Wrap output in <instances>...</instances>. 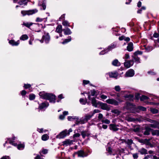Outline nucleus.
<instances>
[{"label":"nucleus","mask_w":159,"mask_h":159,"mask_svg":"<svg viewBox=\"0 0 159 159\" xmlns=\"http://www.w3.org/2000/svg\"><path fill=\"white\" fill-rule=\"evenodd\" d=\"M92 103L93 106L95 107H100L102 110L109 111L110 108L105 103H103L100 102H97L96 100H92Z\"/></svg>","instance_id":"obj_1"},{"label":"nucleus","mask_w":159,"mask_h":159,"mask_svg":"<svg viewBox=\"0 0 159 159\" xmlns=\"http://www.w3.org/2000/svg\"><path fill=\"white\" fill-rule=\"evenodd\" d=\"M39 95L41 98L44 99H55L56 96L52 93H48L44 91L40 92Z\"/></svg>","instance_id":"obj_2"},{"label":"nucleus","mask_w":159,"mask_h":159,"mask_svg":"<svg viewBox=\"0 0 159 159\" xmlns=\"http://www.w3.org/2000/svg\"><path fill=\"white\" fill-rule=\"evenodd\" d=\"M135 108V105L129 102H126L124 107V109H126L129 110H133Z\"/></svg>","instance_id":"obj_3"},{"label":"nucleus","mask_w":159,"mask_h":159,"mask_svg":"<svg viewBox=\"0 0 159 159\" xmlns=\"http://www.w3.org/2000/svg\"><path fill=\"white\" fill-rule=\"evenodd\" d=\"M50 39V38L49 34L47 33L44 34L43 36L42 39L40 41L41 43H42L44 40L46 43H47L49 42Z\"/></svg>","instance_id":"obj_4"},{"label":"nucleus","mask_w":159,"mask_h":159,"mask_svg":"<svg viewBox=\"0 0 159 159\" xmlns=\"http://www.w3.org/2000/svg\"><path fill=\"white\" fill-rule=\"evenodd\" d=\"M106 102L109 104L113 105L115 106L118 105L122 102V100H106Z\"/></svg>","instance_id":"obj_5"},{"label":"nucleus","mask_w":159,"mask_h":159,"mask_svg":"<svg viewBox=\"0 0 159 159\" xmlns=\"http://www.w3.org/2000/svg\"><path fill=\"white\" fill-rule=\"evenodd\" d=\"M75 154H77L78 157H86L87 156L84 152V151L82 150L79 151L77 152H75L73 155V156L74 157V156Z\"/></svg>","instance_id":"obj_6"},{"label":"nucleus","mask_w":159,"mask_h":159,"mask_svg":"<svg viewBox=\"0 0 159 159\" xmlns=\"http://www.w3.org/2000/svg\"><path fill=\"white\" fill-rule=\"evenodd\" d=\"M67 133L68 134H69V133H68L67 131L65 130L61 132L56 137L58 139L63 138L66 136Z\"/></svg>","instance_id":"obj_7"},{"label":"nucleus","mask_w":159,"mask_h":159,"mask_svg":"<svg viewBox=\"0 0 159 159\" xmlns=\"http://www.w3.org/2000/svg\"><path fill=\"white\" fill-rule=\"evenodd\" d=\"M134 75V70L132 69H130L126 71L125 75L126 77H133Z\"/></svg>","instance_id":"obj_8"},{"label":"nucleus","mask_w":159,"mask_h":159,"mask_svg":"<svg viewBox=\"0 0 159 159\" xmlns=\"http://www.w3.org/2000/svg\"><path fill=\"white\" fill-rule=\"evenodd\" d=\"M135 96L136 99H139V98L140 99H147L150 98L144 95L140 96V94L139 93H136Z\"/></svg>","instance_id":"obj_9"},{"label":"nucleus","mask_w":159,"mask_h":159,"mask_svg":"<svg viewBox=\"0 0 159 159\" xmlns=\"http://www.w3.org/2000/svg\"><path fill=\"white\" fill-rule=\"evenodd\" d=\"M134 64V61L133 60H130L125 61L124 63L125 66L127 68H129L132 66Z\"/></svg>","instance_id":"obj_10"},{"label":"nucleus","mask_w":159,"mask_h":159,"mask_svg":"<svg viewBox=\"0 0 159 159\" xmlns=\"http://www.w3.org/2000/svg\"><path fill=\"white\" fill-rule=\"evenodd\" d=\"M117 126H118V125H117L114 124H110L109 125V128L110 130L116 131L119 130V128L117 127Z\"/></svg>","instance_id":"obj_11"},{"label":"nucleus","mask_w":159,"mask_h":159,"mask_svg":"<svg viewBox=\"0 0 159 159\" xmlns=\"http://www.w3.org/2000/svg\"><path fill=\"white\" fill-rule=\"evenodd\" d=\"M107 151L110 155H116V150H112V148L110 147H109L107 148Z\"/></svg>","instance_id":"obj_12"},{"label":"nucleus","mask_w":159,"mask_h":159,"mask_svg":"<svg viewBox=\"0 0 159 159\" xmlns=\"http://www.w3.org/2000/svg\"><path fill=\"white\" fill-rule=\"evenodd\" d=\"M81 134L82 137L84 139L85 138L86 136H89L90 135L88 131L86 130L81 131Z\"/></svg>","instance_id":"obj_13"},{"label":"nucleus","mask_w":159,"mask_h":159,"mask_svg":"<svg viewBox=\"0 0 159 159\" xmlns=\"http://www.w3.org/2000/svg\"><path fill=\"white\" fill-rule=\"evenodd\" d=\"M93 116V115L92 114V112H90L89 114H87L85 116L84 120H85V122H87L89 120L91 119Z\"/></svg>","instance_id":"obj_14"},{"label":"nucleus","mask_w":159,"mask_h":159,"mask_svg":"<svg viewBox=\"0 0 159 159\" xmlns=\"http://www.w3.org/2000/svg\"><path fill=\"white\" fill-rule=\"evenodd\" d=\"M127 50L129 52L132 51L133 50V45L132 42H130L128 44L127 47Z\"/></svg>","instance_id":"obj_15"},{"label":"nucleus","mask_w":159,"mask_h":159,"mask_svg":"<svg viewBox=\"0 0 159 159\" xmlns=\"http://www.w3.org/2000/svg\"><path fill=\"white\" fill-rule=\"evenodd\" d=\"M109 75L110 77L116 78L118 74L117 72H111L109 73Z\"/></svg>","instance_id":"obj_16"},{"label":"nucleus","mask_w":159,"mask_h":159,"mask_svg":"<svg viewBox=\"0 0 159 159\" xmlns=\"http://www.w3.org/2000/svg\"><path fill=\"white\" fill-rule=\"evenodd\" d=\"M9 43L12 46H17L19 44V41L16 42L13 40H11L9 41Z\"/></svg>","instance_id":"obj_17"},{"label":"nucleus","mask_w":159,"mask_h":159,"mask_svg":"<svg viewBox=\"0 0 159 159\" xmlns=\"http://www.w3.org/2000/svg\"><path fill=\"white\" fill-rule=\"evenodd\" d=\"M112 64L115 66H118L120 65V63L117 59H115L113 60L112 62Z\"/></svg>","instance_id":"obj_18"},{"label":"nucleus","mask_w":159,"mask_h":159,"mask_svg":"<svg viewBox=\"0 0 159 159\" xmlns=\"http://www.w3.org/2000/svg\"><path fill=\"white\" fill-rule=\"evenodd\" d=\"M48 106V104L47 102H43L39 106V108L42 109L43 108L47 107Z\"/></svg>","instance_id":"obj_19"},{"label":"nucleus","mask_w":159,"mask_h":159,"mask_svg":"<svg viewBox=\"0 0 159 159\" xmlns=\"http://www.w3.org/2000/svg\"><path fill=\"white\" fill-rule=\"evenodd\" d=\"M18 3L20 6H25L27 4L28 1L27 0H19Z\"/></svg>","instance_id":"obj_20"},{"label":"nucleus","mask_w":159,"mask_h":159,"mask_svg":"<svg viewBox=\"0 0 159 159\" xmlns=\"http://www.w3.org/2000/svg\"><path fill=\"white\" fill-rule=\"evenodd\" d=\"M62 31H64V34L65 35H69L71 34V30L68 28L66 29H63Z\"/></svg>","instance_id":"obj_21"},{"label":"nucleus","mask_w":159,"mask_h":159,"mask_svg":"<svg viewBox=\"0 0 159 159\" xmlns=\"http://www.w3.org/2000/svg\"><path fill=\"white\" fill-rule=\"evenodd\" d=\"M91 94L92 96H96L99 93V92L98 90H95L94 89L90 91Z\"/></svg>","instance_id":"obj_22"},{"label":"nucleus","mask_w":159,"mask_h":159,"mask_svg":"<svg viewBox=\"0 0 159 159\" xmlns=\"http://www.w3.org/2000/svg\"><path fill=\"white\" fill-rule=\"evenodd\" d=\"M62 26L59 25L57 27L56 31L59 33H61L62 31Z\"/></svg>","instance_id":"obj_23"},{"label":"nucleus","mask_w":159,"mask_h":159,"mask_svg":"<svg viewBox=\"0 0 159 159\" xmlns=\"http://www.w3.org/2000/svg\"><path fill=\"white\" fill-rule=\"evenodd\" d=\"M138 141L139 142L142 143H143L144 144L147 143V144H148L149 143V140L147 139H139L138 140Z\"/></svg>","instance_id":"obj_24"},{"label":"nucleus","mask_w":159,"mask_h":159,"mask_svg":"<svg viewBox=\"0 0 159 159\" xmlns=\"http://www.w3.org/2000/svg\"><path fill=\"white\" fill-rule=\"evenodd\" d=\"M139 152L141 154H147V150L145 148H142L139 151Z\"/></svg>","instance_id":"obj_25"},{"label":"nucleus","mask_w":159,"mask_h":159,"mask_svg":"<svg viewBox=\"0 0 159 159\" xmlns=\"http://www.w3.org/2000/svg\"><path fill=\"white\" fill-rule=\"evenodd\" d=\"M153 124H150L149 126L153 128H158V123L156 121L155 123H152Z\"/></svg>","instance_id":"obj_26"},{"label":"nucleus","mask_w":159,"mask_h":159,"mask_svg":"<svg viewBox=\"0 0 159 159\" xmlns=\"http://www.w3.org/2000/svg\"><path fill=\"white\" fill-rule=\"evenodd\" d=\"M21 13L23 16L26 15H30V11H22Z\"/></svg>","instance_id":"obj_27"},{"label":"nucleus","mask_w":159,"mask_h":159,"mask_svg":"<svg viewBox=\"0 0 159 159\" xmlns=\"http://www.w3.org/2000/svg\"><path fill=\"white\" fill-rule=\"evenodd\" d=\"M116 154H119L121 155V153L123 152L124 151V149H118L117 150H116Z\"/></svg>","instance_id":"obj_28"},{"label":"nucleus","mask_w":159,"mask_h":159,"mask_svg":"<svg viewBox=\"0 0 159 159\" xmlns=\"http://www.w3.org/2000/svg\"><path fill=\"white\" fill-rule=\"evenodd\" d=\"M49 138V136L47 134H43L42 136V139L43 141H46L48 140Z\"/></svg>","instance_id":"obj_29"},{"label":"nucleus","mask_w":159,"mask_h":159,"mask_svg":"<svg viewBox=\"0 0 159 159\" xmlns=\"http://www.w3.org/2000/svg\"><path fill=\"white\" fill-rule=\"evenodd\" d=\"M116 47V44L112 43L111 44V45L108 47V50L107 51H108L109 50H112V49H113L115 48Z\"/></svg>","instance_id":"obj_30"},{"label":"nucleus","mask_w":159,"mask_h":159,"mask_svg":"<svg viewBox=\"0 0 159 159\" xmlns=\"http://www.w3.org/2000/svg\"><path fill=\"white\" fill-rule=\"evenodd\" d=\"M29 38L28 36L26 34L22 35L20 38V39L22 40H25Z\"/></svg>","instance_id":"obj_31"},{"label":"nucleus","mask_w":159,"mask_h":159,"mask_svg":"<svg viewBox=\"0 0 159 159\" xmlns=\"http://www.w3.org/2000/svg\"><path fill=\"white\" fill-rule=\"evenodd\" d=\"M150 128H146L145 130L143 133V134L145 135H149L150 134Z\"/></svg>","instance_id":"obj_32"},{"label":"nucleus","mask_w":159,"mask_h":159,"mask_svg":"<svg viewBox=\"0 0 159 159\" xmlns=\"http://www.w3.org/2000/svg\"><path fill=\"white\" fill-rule=\"evenodd\" d=\"M133 143V141L132 139H128L126 140L125 143L129 146H130Z\"/></svg>","instance_id":"obj_33"},{"label":"nucleus","mask_w":159,"mask_h":159,"mask_svg":"<svg viewBox=\"0 0 159 159\" xmlns=\"http://www.w3.org/2000/svg\"><path fill=\"white\" fill-rule=\"evenodd\" d=\"M89 83H90V81L89 80H83V84L84 85H85V84H89L91 86H93L95 87V86H94L92 84H89Z\"/></svg>","instance_id":"obj_34"},{"label":"nucleus","mask_w":159,"mask_h":159,"mask_svg":"<svg viewBox=\"0 0 159 159\" xmlns=\"http://www.w3.org/2000/svg\"><path fill=\"white\" fill-rule=\"evenodd\" d=\"M137 109H139L140 111H146V108L141 106H139L138 107Z\"/></svg>","instance_id":"obj_35"},{"label":"nucleus","mask_w":159,"mask_h":159,"mask_svg":"<svg viewBox=\"0 0 159 159\" xmlns=\"http://www.w3.org/2000/svg\"><path fill=\"white\" fill-rule=\"evenodd\" d=\"M71 40V38L70 37H69L67 39H66L65 40L62 42V43L63 44H65L66 43L69 42H70Z\"/></svg>","instance_id":"obj_36"},{"label":"nucleus","mask_w":159,"mask_h":159,"mask_svg":"<svg viewBox=\"0 0 159 159\" xmlns=\"http://www.w3.org/2000/svg\"><path fill=\"white\" fill-rule=\"evenodd\" d=\"M146 101H144L145 102H146V103L148 104V105H157L158 104L154 102H148V101H147V100H145Z\"/></svg>","instance_id":"obj_37"},{"label":"nucleus","mask_w":159,"mask_h":159,"mask_svg":"<svg viewBox=\"0 0 159 159\" xmlns=\"http://www.w3.org/2000/svg\"><path fill=\"white\" fill-rule=\"evenodd\" d=\"M111 112L112 113H113L115 114H117V115H119L120 114V112L117 109H114L112 110L111 111Z\"/></svg>","instance_id":"obj_38"},{"label":"nucleus","mask_w":159,"mask_h":159,"mask_svg":"<svg viewBox=\"0 0 159 159\" xmlns=\"http://www.w3.org/2000/svg\"><path fill=\"white\" fill-rule=\"evenodd\" d=\"M15 139V137L13 138L12 139H8V140L9 141V143H10L12 144V145L14 146H16V144L15 143H13Z\"/></svg>","instance_id":"obj_39"},{"label":"nucleus","mask_w":159,"mask_h":159,"mask_svg":"<svg viewBox=\"0 0 159 159\" xmlns=\"http://www.w3.org/2000/svg\"><path fill=\"white\" fill-rule=\"evenodd\" d=\"M38 5H41L42 6L43 9L44 10H45L46 8V5L45 3H44L43 2L42 3V2L41 3L40 2V1H39L38 3Z\"/></svg>","instance_id":"obj_40"},{"label":"nucleus","mask_w":159,"mask_h":159,"mask_svg":"<svg viewBox=\"0 0 159 159\" xmlns=\"http://www.w3.org/2000/svg\"><path fill=\"white\" fill-rule=\"evenodd\" d=\"M151 111L153 114L157 113L158 112V110L155 109V108H151L150 109Z\"/></svg>","instance_id":"obj_41"},{"label":"nucleus","mask_w":159,"mask_h":159,"mask_svg":"<svg viewBox=\"0 0 159 159\" xmlns=\"http://www.w3.org/2000/svg\"><path fill=\"white\" fill-rule=\"evenodd\" d=\"M101 122L103 123H104L107 124H109L110 122V121L107 119H106L105 120H101Z\"/></svg>","instance_id":"obj_42"},{"label":"nucleus","mask_w":159,"mask_h":159,"mask_svg":"<svg viewBox=\"0 0 159 159\" xmlns=\"http://www.w3.org/2000/svg\"><path fill=\"white\" fill-rule=\"evenodd\" d=\"M24 148V145L23 144H18L17 146V148L19 150L23 149Z\"/></svg>","instance_id":"obj_43"},{"label":"nucleus","mask_w":159,"mask_h":159,"mask_svg":"<svg viewBox=\"0 0 159 159\" xmlns=\"http://www.w3.org/2000/svg\"><path fill=\"white\" fill-rule=\"evenodd\" d=\"M62 24L63 25L65 26H70L69 23L68 21L66 20H65L63 21L62 23Z\"/></svg>","instance_id":"obj_44"},{"label":"nucleus","mask_w":159,"mask_h":159,"mask_svg":"<svg viewBox=\"0 0 159 159\" xmlns=\"http://www.w3.org/2000/svg\"><path fill=\"white\" fill-rule=\"evenodd\" d=\"M63 143V145H67L68 144H70L71 143V141L69 140H67L64 141Z\"/></svg>","instance_id":"obj_45"},{"label":"nucleus","mask_w":159,"mask_h":159,"mask_svg":"<svg viewBox=\"0 0 159 159\" xmlns=\"http://www.w3.org/2000/svg\"><path fill=\"white\" fill-rule=\"evenodd\" d=\"M114 89L116 91L119 92L121 90V88L119 85H116Z\"/></svg>","instance_id":"obj_46"},{"label":"nucleus","mask_w":159,"mask_h":159,"mask_svg":"<svg viewBox=\"0 0 159 159\" xmlns=\"http://www.w3.org/2000/svg\"><path fill=\"white\" fill-rule=\"evenodd\" d=\"M98 118L99 121H101L102 120H103L102 119H103V116L102 114L101 113H99L98 114Z\"/></svg>","instance_id":"obj_47"},{"label":"nucleus","mask_w":159,"mask_h":159,"mask_svg":"<svg viewBox=\"0 0 159 159\" xmlns=\"http://www.w3.org/2000/svg\"><path fill=\"white\" fill-rule=\"evenodd\" d=\"M133 157L134 159H136L139 157L138 153H135L133 154Z\"/></svg>","instance_id":"obj_48"},{"label":"nucleus","mask_w":159,"mask_h":159,"mask_svg":"<svg viewBox=\"0 0 159 159\" xmlns=\"http://www.w3.org/2000/svg\"><path fill=\"white\" fill-rule=\"evenodd\" d=\"M134 60L135 61L137 62L138 63H140V61H139V58L137 57L136 56H134Z\"/></svg>","instance_id":"obj_49"},{"label":"nucleus","mask_w":159,"mask_h":159,"mask_svg":"<svg viewBox=\"0 0 159 159\" xmlns=\"http://www.w3.org/2000/svg\"><path fill=\"white\" fill-rule=\"evenodd\" d=\"M145 9L146 7H142L137 12L138 13H140L143 10H145Z\"/></svg>","instance_id":"obj_50"},{"label":"nucleus","mask_w":159,"mask_h":159,"mask_svg":"<svg viewBox=\"0 0 159 159\" xmlns=\"http://www.w3.org/2000/svg\"><path fill=\"white\" fill-rule=\"evenodd\" d=\"M152 134L153 135L156 134L157 135V136H159V130L155 131L152 132Z\"/></svg>","instance_id":"obj_51"},{"label":"nucleus","mask_w":159,"mask_h":159,"mask_svg":"<svg viewBox=\"0 0 159 159\" xmlns=\"http://www.w3.org/2000/svg\"><path fill=\"white\" fill-rule=\"evenodd\" d=\"M146 49L147 51H150L153 50V48L152 47L149 46L147 47Z\"/></svg>","instance_id":"obj_52"},{"label":"nucleus","mask_w":159,"mask_h":159,"mask_svg":"<svg viewBox=\"0 0 159 159\" xmlns=\"http://www.w3.org/2000/svg\"><path fill=\"white\" fill-rule=\"evenodd\" d=\"M37 11L38 10L36 9L30 10V14H34L35 13L37 12Z\"/></svg>","instance_id":"obj_53"},{"label":"nucleus","mask_w":159,"mask_h":159,"mask_svg":"<svg viewBox=\"0 0 159 159\" xmlns=\"http://www.w3.org/2000/svg\"><path fill=\"white\" fill-rule=\"evenodd\" d=\"M23 25H25L28 28H30V24L29 23L23 22Z\"/></svg>","instance_id":"obj_54"},{"label":"nucleus","mask_w":159,"mask_h":159,"mask_svg":"<svg viewBox=\"0 0 159 159\" xmlns=\"http://www.w3.org/2000/svg\"><path fill=\"white\" fill-rule=\"evenodd\" d=\"M100 112V111L98 109H95L94 110L93 112V113L92 112V114H93V116L94 114L96 113H99Z\"/></svg>","instance_id":"obj_55"},{"label":"nucleus","mask_w":159,"mask_h":159,"mask_svg":"<svg viewBox=\"0 0 159 159\" xmlns=\"http://www.w3.org/2000/svg\"><path fill=\"white\" fill-rule=\"evenodd\" d=\"M146 120L147 121H149V122H150V123H155L156 122V120H152L151 119H150L149 118H146Z\"/></svg>","instance_id":"obj_56"},{"label":"nucleus","mask_w":159,"mask_h":159,"mask_svg":"<svg viewBox=\"0 0 159 159\" xmlns=\"http://www.w3.org/2000/svg\"><path fill=\"white\" fill-rule=\"evenodd\" d=\"M84 121H85V120H84V119L83 120H81L79 121L76 122L75 123V124L78 125L80 123L81 124H84L85 123Z\"/></svg>","instance_id":"obj_57"},{"label":"nucleus","mask_w":159,"mask_h":159,"mask_svg":"<svg viewBox=\"0 0 159 159\" xmlns=\"http://www.w3.org/2000/svg\"><path fill=\"white\" fill-rule=\"evenodd\" d=\"M80 103L83 104H85L87 102L86 100H80Z\"/></svg>","instance_id":"obj_58"},{"label":"nucleus","mask_w":159,"mask_h":159,"mask_svg":"<svg viewBox=\"0 0 159 159\" xmlns=\"http://www.w3.org/2000/svg\"><path fill=\"white\" fill-rule=\"evenodd\" d=\"M142 54V52L140 51H137L134 53V55L135 56L138 54L141 55Z\"/></svg>","instance_id":"obj_59"},{"label":"nucleus","mask_w":159,"mask_h":159,"mask_svg":"<svg viewBox=\"0 0 159 159\" xmlns=\"http://www.w3.org/2000/svg\"><path fill=\"white\" fill-rule=\"evenodd\" d=\"M129 55L128 53L125 54V55L124 57H123V58L124 59H129Z\"/></svg>","instance_id":"obj_60"},{"label":"nucleus","mask_w":159,"mask_h":159,"mask_svg":"<svg viewBox=\"0 0 159 159\" xmlns=\"http://www.w3.org/2000/svg\"><path fill=\"white\" fill-rule=\"evenodd\" d=\"M148 73L151 75H156V73L152 71H150L148 72Z\"/></svg>","instance_id":"obj_61"},{"label":"nucleus","mask_w":159,"mask_h":159,"mask_svg":"<svg viewBox=\"0 0 159 159\" xmlns=\"http://www.w3.org/2000/svg\"><path fill=\"white\" fill-rule=\"evenodd\" d=\"M140 130V128L139 127H135L133 129L134 131L135 132H138Z\"/></svg>","instance_id":"obj_62"},{"label":"nucleus","mask_w":159,"mask_h":159,"mask_svg":"<svg viewBox=\"0 0 159 159\" xmlns=\"http://www.w3.org/2000/svg\"><path fill=\"white\" fill-rule=\"evenodd\" d=\"M48 150L46 149H43L42 151V152L43 154H45L48 153Z\"/></svg>","instance_id":"obj_63"},{"label":"nucleus","mask_w":159,"mask_h":159,"mask_svg":"<svg viewBox=\"0 0 159 159\" xmlns=\"http://www.w3.org/2000/svg\"><path fill=\"white\" fill-rule=\"evenodd\" d=\"M127 120L129 121H132L135 120V119L134 118L131 117L128 118Z\"/></svg>","instance_id":"obj_64"}]
</instances>
